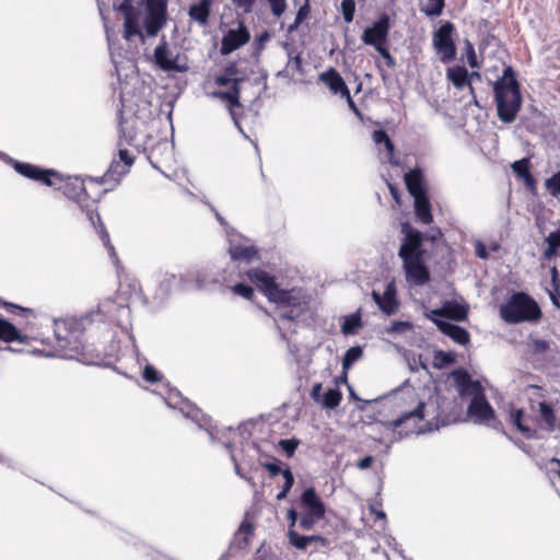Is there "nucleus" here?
I'll return each instance as SVG.
<instances>
[{
    "mask_svg": "<svg viewBox=\"0 0 560 560\" xmlns=\"http://www.w3.org/2000/svg\"><path fill=\"white\" fill-rule=\"evenodd\" d=\"M455 26L451 22H445L433 33V46L443 63H448L456 58V45L453 39Z\"/></svg>",
    "mask_w": 560,
    "mask_h": 560,
    "instance_id": "obj_8",
    "label": "nucleus"
},
{
    "mask_svg": "<svg viewBox=\"0 0 560 560\" xmlns=\"http://www.w3.org/2000/svg\"><path fill=\"white\" fill-rule=\"evenodd\" d=\"M117 10L124 16V38L130 40L136 36L142 37L140 28V12L133 5L132 0H122Z\"/></svg>",
    "mask_w": 560,
    "mask_h": 560,
    "instance_id": "obj_12",
    "label": "nucleus"
},
{
    "mask_svg": "<svg viewBox=\"0 0 560 560\" xmlns=\"http://www.w3.org/2000/svg\"><path fill=\"white\" fill-rule=\"evenodd\" d=\"M415 199V213L417 219L423 224H430L433 221L431 212V203L428 195L413 197Z\"/></svg>",
    "mask_w": 560,
    "mask_h": 560,
    "instance_id": "obj_28",
    "label": "nucleus"
},
{
    "mask_svg": "<svg viewBox=\"0 0 560 560\" xmlns=\"http://www.w3.org/2000/svg\"><path fill=\"white\" fill-rule=\"evenodd\" d=\"M243 81L241 78H230L224 74L218 75L214 80V83L219 86H228L232 88L234 85V82H236L237 85Z\"/></svg>",
    "mask_w": 560,
    "mask_h": 560,
    "instance_id": "obj_54",
    "label": "nucleus"
},
{
    "mask_svg": "<svg viewBox=\"0 0 560 560\" xmlns=\"http://www.w3.org/2000/svg\"><path fill=\"white\" fill-rule=\"evenodd\" d=\"M434 411H436V416L434 417L436 423L446 425L458 420L460 406L456 399L450 400L444 397H440L436 399V407Z\"/></svg>",
    "mask_w": 560,
    "mask_h": 560,
    "instance_id": "obj_15",
    "label": "nucleus"
},
{
    "mask_svg": "<svg viewBox=\"0 0 560 560\" xmlns=\"http://www.w3.org/2000/svg\"><path fill=\"white\" fill-rule=\"evenodd\" d=\"M538 406L541 419L550 430H553L556 427V415L553 408L546 401L539 402Z\"/></svg>",
    "mask_w": 560,
    "mask_h": 560,
    "instance_id": "obj_42",
    "label": "nucleus"
},
{
    "mask_svg": "<svg viewBox=\"0 0 560 560\" xmlns=\"http://www.w3.org/2000/svg\"><path fill=\"white\" fill-rule=\"evenodd\" d=\"M434 323L441 332L452 338L458 345L465 346L470 341V335L465 328L439 319H434Z\"/></svg>",
    "mask_w": 560,
    "mask_h": 560,
    "instance_id": "obj_25",
    "label": "nucleus"
},
{
    "mask_svg": "<svg viewBox=\"0 0 560 560\" xmlns=\"http://www.w3.org/2000/svg\"><path fill=\"white\" fill-rule=\"evenodd\" d=\"M255 526L252 522L244 520L236 533L237 546L247 548L254 537Z\"/></svg>",
    "mask_w": 560,
    "mask_h": 560,
    "instance_id": "obj_34",
    "label": "nucleus"
},
{
    "mask_svg": "<svg viewBox=\"0 0 560 560\" xmlns=\"http://www.w3.org/2000/svg\"><path fill=\"white\" fill-rule=\"evenodd\" d=\"M246 277L269 301L272 300V296L279 289L276 278L262 269H248Z\"/></svg>",
    "mask_w": 560,
    "mask_h": 560,
    "instance_id": "obj_14",
    "label": "nucleus"
},
{
    "mask_svg": "<svg viewBox=\"0 0 560 560\" xmlns=\"http://www.w3.org/2000/svg\"><path fill=\"white\" fill-rule=\"evenodd\" d=\"M270 302L279 307L287 308L280 314L281 320L295 322L306 313L310 298L301 288L284 290L279 287Z\"/></svg>",
    "mask_w": 560,
    "mask_h": 560,
    "instance_id": "obj_7",
    "label": "nucleus"
},
{
    "mask_svg": "<svg viewBox=\"0 0 560 560\" xmlns=\"http://www.w3.org/2000/svg\"><path fill=\"white\" fill-rule=\"evenodd\" d=\"M374 462V457L371 455H366L365 457L361 458L357 463V467L361 470L368 469L372 466Z\"/></svg>",
    "mask_w": 560,
    "mask_h": 560,
    "instance_id": "obj_61",
    "label": "nucleus"
},
{
    "mask_svg": "<svg viewBox=\"0 0 560 560\" xmlns=\"http://www.w3.org/2000/svg\"><path fill=\"white\" fill-rule=\"evenodd\" d=\"M238 73L237 65L235 62L229 63L224 70L223 74L230 78H236L235 75Z\"/></svg>",
    "mask_w": 560,
    "mask_h": 560,
    "instance_id": "obj_62",
    "label": "nucleus"
},
{
    "mask_svg": "<svg viewBox=\"0 0 560 560\" xmlns=\"http://www.w3.org/2000/svg\"><path fill=\"white\" fill-rule=\"evenodd\" d=\"M231 291L235 295H240L248 301H253V299L255 296L254 289L250 285L242 283V282L236 283L233 287H231Z\"/></svg>",
    "mask_w": 560,
    "mask_h": 560,
    "instance_id": "obj_47",
    "label": "nucleus"
},
{
    "mask_svg": "<svg viewBox=\"0 0 560 560\" xmlns=\"http://www.w3.org/2000/svg\"><path fill=\"white\" fill-rule=\"evenodd\" d=\"M524 410L512 409L510 412V422L526 438L532 439L535 431L523 423Z\"/></svg>",
    "mask_w": 560,
    "mask_h": 560,
    "instance_id": "obj_35",
    "label": "nucleus"
},
{
    "mask_svg": "<svg viewBox=\"0 0 560 560\" xmlns=\"http://www.w3.org/2000/svg\"><path fill=\"white\" fill-rule=\"evenodd\" d=\"M234 7L241 10L244 14L253 11L256 0H232Z\"/></svg>",
    "mask_w": 560,
    "mask_h": 560,
    "instance_id": "obj_53",
    "label": "nucleus"
},
{
    "mask_svg": "<svg viewBox=\"0 0 560 560\" xmlns=\"http://www.w3.org/2000/svg\"><path fill=\"white\" fill-rule=\"evenodd\" d=\"M117 295L126 303L139 299L142 295L140 282L136 278L125 275L119 280Z\"/></svg>",
    "mask_w": 560,
    "mask_h": 560,
    "instance_id": "obj_20",
    "label": "nucleus"
},
{
    "mask_svg": "<svg viewBox=\"0 0 560 560\" xmlns=\"http://www.w3.org/2000/svg\"><path fill=\"white\" fill-rule=\"evenodd\" d=\"M383 144H384V147H385V149L387 151V155H388L389 161H392V159L394 156V153H395V145H394L392 139L388 138Z\"/></svg>",
    "mask_w": 560,
    "mask_h": 560,
    "instance_id": "obj_64",
    "label": "nucleus"
},
{
    "mask_svg": "<svg viewBox=\"0 0 560 560\" xmlns=\"http://www.w3.org/2000/svg\"><path fill=\"white\" fill-rule=\"evenodd\" d=\"M310 12V8L307 4L302 5L295 16V20H298V23H302L303 20L307 16Z\"/></svg>",
    "mask_w": 560,
    "mask_h": 560,
    "instance_id": "obj_63",
    "label": "nucleus"
},
{
    "mask_svg": "<svg viewBox=\"0 0 560 560\" xmlns=\"http://www.w3.org/2000/svg\"><path fill=\"white\" fill-rule=\"evenodd\" d=\"M213 3L214 0H200L198 3L191 4L188 9L190 21L197 22L201 27L208 26Z\"/></svg>",
    "mask_w": 560,
    "mask_h": 560,
    "instance_id": "obj_21",
    "label": "nucleus"
},
{
    "mask_svg": "<svg viewBox=\"0 0 560 560\" xmlns=\"http://www.w3.org/2000/svg\"><path fill=\"white\" fill-rule=\"evenodd\" d=\"M115 303L110 299L98 304L96 311L83 316L65 317L54 320L52 328L40 325L37 331V354L65 357L88 362L91 354L84 340L95 323H104Z\"/></svg>",
    "mask_w": 560,
    "mask_h": 560,
    "instance_id": "obj_1",
    "label": "nucleus"
},
{
    "mask_svg": "<svg viewBox=\"0 0 560 560\" xmlns=\"http://www.w3.org/2000/svg\"><path fill=\"white\" fill-rule=\"evenodd\" d=\"M229 253L233 260H245L247 262L258 257V250L255 246L240 243H232L230 245Z\"/></svg>",
    "mask_w": 560,
    "mask_h": 560,
    "instance_id": "obj_29",
    "label": "nucleus"
},
{
    "mask_svg": "<svg viewBox=\"0 0 560 560\" xmlns=\"http://www.w3.org/2000/svg\"><path fill=\"white\" fill-rule=\"evenodd\" d=\"M382 58L385 60V63L389 68H394L396 66L395 58L390 55L387 45L376 50Z\"/></svg>",
    "mask_w": 560,
    "mask_h": 560,
    "instance_id": "obj_57",
    "label": "nucleus"
},
{
    "mask_svg": "<svg viewBox=\"0 0 560 560\" xmlns=\"http://www.w3.org/2000/svg\"><path fill=\"white\" fill-rule=\"evenodd\" d=\"M455 362V354L443 350H436L433 355V365L436 369H443Z\"/></svg>",
    "mask_w": 560,
    "mask_h": 560,
    "instance_id": "obj_41",
    "label": "nucleus"
},
{
    "mask_svg": "<svg viewBox=\"0 0 560 560\" xmlns=\"http://www.w3.org/2000/svg\"><path fill=\"white\" fill-rule=\"evenodd\" d=\"M499 314L506 324L537 323L542 317L538 303L526 292L513 293L500 305Z\"/></svg>",
    "mask_w": 560,
    "mask_h": 560,
    "instance_id": "obj_6",
    "label": "nucleus"
},
{
    "mask_svg": "<svg viewBox=\"0 0 560 560\" xmlns=\"http://www.w3.org/2000/svg\"><path fill=\"white\" fill-rule=\"evenodd\" d=\"M498 118L504 124L513 122L522 108L521 84L512 66L503 69L502 77L493 82Z\"/></svg>",
    "mask_w": 560,
    "mask_h": 560,
    "instance_id": "obj_5",
    "label": "nucleus"
},
{
    "mask_svg": "<svg viewBox=\"0 0 560 560\" xmlns=\"http://www.w3.org/2000/svg\"><path fill=\"white\" fill-rule=\"evenodd\" d=\"M512 170L521 178L530 194L537 195V180L530 173L529 160L524 158L512 164Z\"/></svg>",
    "mask_w": 560,
    "mask_h": 560,
    "instance_id": "obj_23",
    "label": "nucleus"
},
{
    "mask_svg": "<svg viewBox=\"0 0 560 560\" xmlns=\"http://www.w3.org/2000/svg\"><path fill=\"white\" fill-rule=\"evenodd\" d=\"M465 52H466L468 65L472 69H478L480 67V63L478 62L475 47L469 40L465 42Z\"/></svg>",
    "mask_w": 560,
    "mask_h": 560,
    "instance_id": "obj_50",
    "label": "nucleus"
},
{
    "mask_svg": "<svg viewBox=\"0 0 560 560\" xmlns=\"http://www.w3.org/2000/svg\"><path fill=\"white\" fill-rule=\"evenodd\" d=\"M396 293L397 292L394 282H389L383 294H380L377 291L373 290L372 298L384 314L393 315L396 313L399 306Z\"/></svg>",
    "mask_w": 560,
    "mask_h": 560,
    "instance_id": "obj_16",
    "label": "nucleus"
},
{
    "mask_svg": "<svg viewBox=\"0 0 560 560\" xmlns=\"http://www.w3.org/2000/svg\"><path fill=\"white\" fill-rule=\"evenodd\" d=\"M400 231L404 237L398 256L402 261L406 280L412 285H424L430 281L431 276L425 265L427 250L423 247V241L434 242L435 236H425L422 232L412 228L409 222L401 223Z\"/></svg>",
    "mask_w": 560,
    "mask_h": 560,
    "instance_id": "obj_3",
    "label": "nucleus"
},
{
    "mask_svg": "<svg viewBox=\"0 0 560 560\" xmlns=\"http://www.w3.org/2000/svg\"><path fill=\"white\" fill-rule=\"evenodd\" d=\"M433 314L452 320L463 322L467 318L468 310L455 301H447L441 308L434 310Z\"/></svg>",
    "mask_w": 560,
    "mask_h": 560,
    "instance_id": "obj_26",
    "label": "nucleus"
},
{
    "mask_svg": "<svg viewBox=\"0 0 560 560\" xmlns=\"http://www.w3.org/2000/svg\"><path fill=\"white\" fill-rule=\"evenodd\" d=\"M250 39V33L244 22L238 23L236 30H229L222 40L220 51L223 56L230 55L240 47L246 45Z\"/></svg>",
    "mask_w": 560,
    "mask_h": 560,
    "instance_id": "obj_13",
    "label": "nucleus"
},
{
    "mask_svg": "<svg viewBox=\"0 0 560 560\" xmlns=\"http://www.w3.org/2000/svg\"><path fill=\"white\" fill-rule=\"evenodd\" d=\"M452 375L459 389V393L462 395L467 394L472 380L469 373L466 370H456L452 373Z\"/></svg>",
    "mask_w": 560,
    "mask_h": 560,
    "instance_id": "obj_39",
    "label": "nucleus"
},
{
    "mask_svg": "<svg viewBox=\"0 0 560 560\" xmlns=\"http://www.w3.org/2000/svg\"><path fill=\"white\" fill-rule=\"evenodd\" d=\"M405 184L412 197L425 195L424 179L421 170L413 168L405 174Z\"/></svg>",
    "mask_w": 560,
    "mask_h": 560,
    "instance_id": "obj_27",
    "label": "nucleus"
},
{
    "mask_svg": "<svg viewBox=\"0 0 560 560\" xmlns=\"http://www.w3.org/2000/svg\"><path fill=\"white\" fill-rule=\"evenodd\" d=\"M362 326L361 316L359 314H353L346 317L343 324L341 325V331L345 335H352Z\"/></svg>",
    "mask_w": 560,
    "mask_h": 560,
    "instance_id": "obj_45",
    "label": "nucleus"
},
{
    "mask_svg": "<svg viewBox=\"0 0 560 560\" xmlns=\"http://www.w3.org/2000/svg\"><path fill=\"white\" fill-rule=\"evenodd\" d=\"M342 399V394L338 388H329L323 398V406L329 409H334L339 406Z\"/></svg>",
    "mask_w": 560,
    "mask_h": 560,
    "instance_id": "obj_43",
    "label": "nucleus"
},
{
    "mask_svg": "<svg viewBox=\"0 0 560 560\" xmlns=\"http://www.w3.org/2000/svg\"><path fill=\"white\" fill-rule=\"evenodd\" d=\"M301 505L306 513H311L315 517L325 516V505L314 488H307L301 495Z\"/></svg>",
    "mask_w": 560,
    "mask_h": 560,
    "instance_id": "obj_18",
    "label": "nucleus"
},
{
    "mask_svg": "<svg viewBox=\"0 0 560 560\" xmlns=\"http://www.w3.org/2000/svg\"><path fill=\"white\" fill-rule=\"evenodd\" d=\"M547 248L544 252V256L547 259L555 257L560 250V230L549 233L546 238Z\"/></svg>",
    "mask_w": 560,
    "mask_h": 560,
    "instance_id": "obj_38",
    "label": "nucleus"
},
{
    "mask_svg": "<svg viewBox=\"0 0 560 560\" xmlns=\"http://www.w3.org/2000/svg\"><path fill=\"white\" fill-rule=\"evenodd\" d=\"M168 49L166 43H162L154 49V59L156 65L165 71L175 70L176 62L175 60L168 57Z\"/></svg>",
    "mask_w": 560,
    "mask_h": 560,
    "instance_id": "obj_33",
    "label": "nucleus"
},
{
    "mask_svg": "<svg viewBox=\"0 0 560 560\" xmlns=\"http://www.w3.org/2000/svg\"><path fill=\"white\" fill-rule=\"evenodd\" d=\"M319 80L325 83L334 94H339L340 96L348 95L349 89L340 73L335 68H329L322 72L319 74Z\"/></svg>",
    "mask_w": 560,
    "mask_h": 560,
    "instance_id": "obj_22",
    "label": "nucleus"
},
{
    "mask_svg": "<svg viewBox=\"0 0 560 560\" xmlns=\"http://www.w3.org/2000/svg\"><path fill=\"white\" fill-rule=\"evenodd\" d=\"M268 2L270 3L271 12L278 18L282 15L287 8L285 0H268Z\"/></svg>",
    "mask_w": 560,
    "mask_h": 560,
    "instance_id": "obj_56",
    "label": "nucleus"
},
{
    "mask_svg": "<svg viewBox=\"0 0 560 560\" xmlns=\"http://www.w3.org/2000/svg\"><path fill=\"white\" fill-rule=\"evenodd\" d=\"M545 187L552 197L560 198V170L545 180Z\"/></svg>",
    "mask_w": 560,
    "mask_h": 560,
    "instance_id": "obj_46",
    "label": "nucleus"
},
{
    "mask_svg": "<svg viewBox=\"0 0 560 560\" xmlns=\"http://www.w3.org/2000/svg\"><path fill=\"white\" fill-rule=\"evenodd\" d=\"M66 180L67 175L52 168H43L37 166L38 185L59 191L61 190V186H65Z\"/></svg>",
    "mask_w": 560,
    "mask_h": 560,
    "instance_id": "obj_19",
    "label": "nucleus"
},
{
    "mask_svg": "<svg viewBox=\"0 0 560 560\" xmlns=\"http://www.w3.org/2000/svg\"><path fill=\"white\" fill-rule=\"evenodd\" d=\"M60 191H62V194L69 199H73L80 206V208L86 212L88 219L94 226L103 245L107 249L108 256L113 264L117 268H120L121 262L118 254L115 249V246L110 242L109 234L101 219V215L96 211V203L101 197V192H96L94 196H92L89 191V187L82 180H80L78 177L71 176H67L65 186H61Z\"/></svg>",
    "mask_w": 560,
    "mask_h": 560,
    "instance_id": "obj_4",
    "label": "nucleus"
},
{
    "mask_svg": "<svg viewBox=\"0 0 560 560\" xmlns=\"http://www.w3.org/2000/svg\"><path fill=\"white\" fill-rule=\"evenodd\" d=\"M0 340L4 342L22 341V336L14 325L0 318Z\"/></svg>",
    "mask_w": 560,
    "mask_h": 560,
    "instance_id": "obj_36",
    "label": "nucleus"
},
{
    "mask_svg": "<svg viewBox=\"0 0 560 560\" xmlns=\"http://www.w3.org/2000/svg\"><path fill=\"white\" fill-rule=\"evenodd\" d=\"M363 355V350L360 347H351L349 348L343 358H342V368L343 370L350 369L355 361L361 359Z\"/></svg>",
    "mask_w": 560,
    "mask_h": 560,
    "instance_id": "obj_44",
    "label": "nucleus"
},
{
    "mask_svg": "<svg viewBox=\"0 0 560 560\" xmlns=\"http://www.w3.org/2000/svg\"><path fill=\"white\" fill-rule=\"evenodd\" d=\"M147 15L143 21L148 36H156L167 22V0H144Z\"/></svg>",
    "mask_w": 560,
    "mask_h": 560,
    "instance_id": "obj_9",
    "label": "nucleus"
},
{
    "mask_svg": "<svg viewBox=\"0 0 560 560\" xmlns=\"http://www.w3.org/2000/svg\"><path fill=\"white\" fill-rule=\"evenodd\" d=\"M534 353H544L549 349V342L544 339H536L532 343Z\"/></svg>",
    "mask_w": 560,
    "mask_h": 560,
    "instance_id": "obj_58",
    "label": "nucleus"
},
{
    "mask_svg": "<svg viewBox=\"0 0 560 560\" xmlns=\"http://www.w3.org/2000/svg\"><path fill=\"white\" fill-rule=\"evenodd\" d=\"M468 416L478 424L492 425L498 428L501 422L497 419L492 406L485 395L474 396L467 408Z\"/></svg>",
    "mask_w": 560,
    "mask_h": 560,
    "instance_id": "obj_11",
    "label": "nucleus"
},
{
    "mask_svg": "<svg viewBox=\"0 0 560 560\" xmlns=\"http://www.w3.org/2000/svg\"><path fill=\"white\" fill-rule=\"evenodd\" d=\"M0 158L7 163L11 164L19 174L30 179H35V166L32 164L15 161L4 153H0Z\"/></svg>",
    "mask_w": 560,
    "mask_h": 560,
    "instance_id": "obj_37",
    "label": "nucleus"
},
{
    "mask_svg": "<svg viewBox=\"0 0 560 560\" xmlns=\"http://www.w3.org/2000/svg\"><path fill=\"white\" fill-rule=\"evenodd\" d=\"M467 394H474V396L485 395L483 387L480 384V382L471 380V383L469 385V390Z\"/></svg>",
    "mask_w": 560,
    "mask_h": 560,
    "instance_id": "obj_60",
    "label": "nucleus"
},
{
    "mask_svg": "<svg viewBox=\"0 0 560 560\" xmlns=\"http://www.w3.org/2000/svg\"><path fill=\"white\" fill-rule=\"evenodd\" d=\"M445 8V0H427V4L421 8V12L427 16H440Z\"/></svg>",
    "mask_w": 560,
    "mask_h": 560,
    "instance_id": "obj_40",
    "label": "nucleus"
},
{
    "mask_svg": "<svg viewBox=\"0 0 560 560\" xmlns=\"http://www.w3.org/2000/svg\"><path fill=\"white\" fill-rule=\"evenodd\" d=\"M212 96L228 103L229 109L241 107V88L234 82V85L229 91H214Z\"/></svg>",
    "mask_w": 560,
    "mask_h": 560,
    "instance_id": "obj_31",
    "label": "nucleus"
},
{
    "mask_svg": "<svg viewBox=\"0 0 560 560\" xmlns=\"http://www.w3.org/2000/svg\"><path fill=\"white\" fill-rule=\"evenodd\" d=\"M288 538L289 542L300 550L306 549L308 544L312 541H320L322 544L325 542V538L319 535L303 536L292 528H289L288 530Z\"/></svg>",
    "mask_w": 560,
    "mask_h": 560,
    "instance_id": "obj_32",
    "label": "nucleus"
},
{
    "mask_svg": "<svg viewBox=\"0 0 560 560\" xmlns=\"http://www.w3.org/2000/svg\"><path fill=\"white\" fill-rule=\"evenodd\" d=\"M446 79L457 89L462 90L465 86L469 88V92L472 95L474 102L478 105L475 89L469 80V72L464 66H454L446 70Z\"/></svg>",
    "mask_w": 560,
    "mask_h": 560,
    "instance_id": "obj_17",
    "label": "nucleus"
},
{
    "mask_svg": "<svg viewBox=\"0 0 560 560\" xmlns=\"http://www.w3.org/2000/svg\"><path fill=\"white\" fill-rule=\"evenodd\" d=\"M118 156L119 161L124 163L125 168H129L135 162V156L127 149L119 148Z\"/></svg>",
    "mask_w": 560,
    "mask_h": 560,
    "instance_id": "obj_55",
    "label": "nucleus"
},
{
    "mask_svg": "<svg viewBox=\"0 0 560 560\" xmlns=\"http://www.w3.org/2000/svg\"><path fill=\"white\" fill-rule=\"evenodd\" d=\"M425 408H427V404L420 401L418 404V406L412 411H409V412H406V413L401 415L399 418L390 421L387 425L390 429L395 430V429L399 428L400 425H402L404 423H406V422H408L410 420H415L416 422H420V421H422L424 419Z\"/></svg>",
    "mask_w": 560,
    "mask_h": 560,
    "instance_id": "obj_30",
    "label": "nucleus"
},
{
    "mask_svg": "<svg viewBox=\"0 0 560 560\" xmlns=\"http://www.w3.org/2000/svg\"><path fill=\"white\" fill-rule=\"evenodd\" d=\"M279 445L283 450V452L287 454V456L291 457V456H293V454L295 453V451L299 446V441L294 440V439L280 440Z\"/></svg>",
    "mask_w": 560,
    "mask_h": 560,
    "instance_id": "obj_51",
    "label": "nucleus"
},
{
    "mask_svg": "<svg viewBox=\"0 0 560 560\" xmlns=\"http://www.w3.org/2000/svg\"><path fill=\"white\" fill-rule=\"evenodd\" d=\"M323 517H315L314 515H312L311 513H305L303 514V516L301 517L300 520V527L304 530H310L312 529L315 524L322 520Z\"/></svg>",
    "mask_w": 560,
    "mask_h": 560,
    "instance_id": "obj_52",
    "label": "nucleus"
},
{
    "mask_svg": "<svg viewBox=\"0 0 560 560\" xmlns=\"http://www.w3.org/2000/svg\"><path fill=\"white\" fill-rule=\"evenodd\" d=\"M341 12H342L343 20L347 23H351L353 21L354 12H355V1L354 0H342Z\"/></svg>",
    "mask_w": 560,
    "mask_h": 560,
    "instance_id": "obj_49",
    "label": "nucleus"
},
{
    "mask_svg": "<svg viewBox=\"0 0 560 560\" xmlns=\"http://www.w3.org/2000/svg\"><path fill=\"white\" fill-rule=\"evenodd\" d=\"M390 30V18L387 13L383 12L378 19L373 22L370 27H366L362 34V42L365 45L373 46L375 50L384 47L388 43V35Z\"/></svg>",
    "mask_w": 560,
    "mask_h": 560,
    "instance_id": "obj_10",
    "label": "nucleus"
},
{
    "mask_svg": "<svg viewBox=\"0 0 560 560\" xmlns=\"http://www.w3.org/2000/svg\"><path fill=\"white\" fill-rule=\"evenodd\" d=\"M142 378L150 384H155L162 380V374L153 365L147 364L142 372Z\"/></svg>",
    "mask_w": 560,
    "mask_h": 560,
    "instance_id": "obj_48",
    "label": "nucleus"
},
{
    "mask_svg": "<svg viewBox=\"0 0 560 560\" xmlns=\"http://www.w3.org/2000/svg\"><path fill=\"white\" fill-rule=\"evenodd\" d=\"M372 138L376 144H383L389 136L383 129L374 130Z\"/></svg>",
    "mask_w": 560,
    "mask_h": 560,
    "instance_id": "obj_59",
    "label": "nucleus"
},
{
    "mask_svg": "<svg viewBox=\"0 0 560 560\" xmlns=\"http://www.w3.org/2000/svg\"><path fill=\"white\" fill-rule=\"evenodd\" d=\"M119 109V145L143 148L151 139L152 103L143 91L122 93Z\"/></svg>",
    "mask_w": 560,
    "mask_h": 560,
    "instance_id": "obj_2",
    "label": "nucleus"
},
{
    "mask_svg": "<svg viewBox=\"0 0 560 560\" xmlns=\"http://www.w3.org/2000/svg\"><path fill=\"white\" fill-rule=\"evenodd\" d=\"M262 466L269 471L271 477L282 474L284 478V485L282 491L277 494V499H284L287 497V493L291 490V488L294 485L293 474L289 468L282 469L277 459H275V462L264 463Z\"/></svg>",
    "mask_w": 560,
    "mask_h": 560,
    "instance_id": "obj_24",
    "label": "nucleus"
}]
</instances>
